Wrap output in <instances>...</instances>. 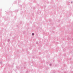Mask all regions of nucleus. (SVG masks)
<instances>
[{
    "mask_svg": "<svg viewBox=\"0 0 73 73\" xmlns=\"http://www.w3.org/2000/svg\"><path fill=\"white\" fill-rule=\"evenodd\" d=\"M32 35H33V36L34 35V33H33L32 34Z\"/></svg>",
    "mask_w": 73,
    "mask_h": 73,
    "instance_id": "1",
    "label": "nucleus"
}]
</instances>
